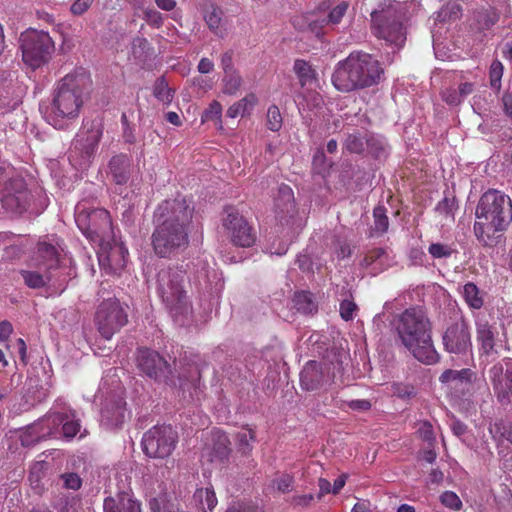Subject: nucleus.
Wrapping results in <instances>:
<instances>
[{
    "instance_id": "obj_37",
    "label": "nucleus",
    "mask_w": 512,
    "mask_h": 512,
    "mask_svg": "<svg viewBox=\"0 0 512 512\" xmlns=\"http://www.w3.org/2000/svg\"><path fill=\"white\" fill-rule=\"evenodd\" d=\"M153 48L150 46L148 40L144 37H136L132 42V54L135 59L141 62H145L151 53Z\"/></svg>"
},
{
    "instance_id": "obj_27",
    "label": "nucleus",
    "mask_w": 512,
    "mask_h": 512,
    "mask_svg": "<svg viewBox=\"0 0 512 512\" xmlns=\"http://www.w3.org/2000/svg\"><path fill=\"white\" fill-rule=\"evenodd\" d=\"M222 15V10L214 4L207 6L204 11V21L208 28L221 38L225 35V29L222 28Z\"/></svg>"
},
{
    "instance_id": "obj_20",
    "label": "nucleus",
    "mask_w": 512,
    "mask_h": 512,
    "mask_svg": "<svg viewBox=\"0 0 512 512\" xmlns=\"http://www.w3.org/2000/svg\"><path fill=\"white\" fill-rule=\"evenodd\" d=\"M103 512H142V505L132 492L122 491L104 499Z\"/></svg>"
},
{
    "instance_id": "obj_49",
    "label": "nucleus",
    "mask_w": 512,
    "mask_h": 512,
    "mask_svg": "<svg viewBox=\"0 0 512 512\" xmlns=\"http://www.w3.org/2000/svg\"><path fill=\"white\" fill-rule=\"evenodd\" d=\"M330 25L329 22L326 21V17L316 18L310 20L308 23V29L311 33H313L317 38H321L325 34V27Z\"/></svg>"
},
{
    "instance_id": "obj_41",
    "label": "nucleus",
    "mask_w": 512,
    "mask_h": 512,
    "mask_svg": "<svg viewBox=\"0 0 512 512\" xmlns=\"http://www.w3.org/2000/svg\"><path fill=\"white\" fill-rule=\"evenodd\" d=\"M350 7L349 2L340 1L338 2L328 13L326 16V21L329 22L331 26H335L341 23L343 17L347 13Z\"/></svg>"
},
{
    "instance_id": "obj_28",
    "label": "nucleus",
    "mask_w": 512,
    "mask_h": 512,
    "mask_svg": "<svg viewBox=\"0 0 512 512\" xmlns=\"http://www.w3.org/2000/svg\"><path fill=\"white\" fill-rule=\"evenodd\" d=\"M24 283L31 289H40L45 287L51 281V272H45L37 269L36 271L21 270Z\"/></svg>"
},
{
    "instance_id": "obj_39",
    "label": "nucleus",
    "mask_w": 512,
    "mask_h": 512,
    "mask_svg": "<svg viewBox=\"0 0 512 512\" xmlns=\"http://www.w3.org/2000/svg\"><path fill=\"white\" fill-rule=\"evenodd\" d=\"M265 125L267 129L272 132H278L281 130L283 125V117L277 105L272 104L268 107L266 112Z\"/></svg>"
},
{
    "instance_id": "obj_9",
    "label": "nucleus",
    "mask_w": 512,
    "mask_h": 512,
    "mask_svg": "<svg viewBox=\"0 0 512 512\" xmlns=\"http://www.w3.org/2000/svg\"><path fill=\"white\" fill-rule=\"evenodd\" d=\"M371 31L378 39L398 47L406 40L403 23L397 12L391 8L371 13Z\"/></svg>"
},
{
    "instance_id": "obj_32",
    "label": "nucleus",
    "mask_w": 512,
    "mask_h": 512,
    "mask_svg": "<svg viewBox=\"0 0 512 512\" xmlns=\"http://www.w3.org/2000/svg\"><path fill=\"white\" fill-rule=\"evenodd\" d=\"M243 79L237 70L225 72L222 79V92L225 95L235 96L241 89Z\"/></svg>"
},
{
    "instance_id": "obj_5",
    "label": "nucleus",
    "mask_w": 512,
    "mask_h": 512,
    "mask_svg": "<svg viewBox=\"0 0 512 512\" xmlns=\"http://www.w3.org/2000/svg\"><path fill=\"white\" fill-rule=\"evenodd\" d=\"M92 84L90 74L83 68L65 75L54 91L48 121L55 128H63L66 120L78 117L83 106V95Z\"/></svg>"
},
{
    "instance_id": "obj_31",
    "label": "nucleus",
    "mask_w": 512,
    "mask_h": 512,
    "mask_svg": "<svg viewBox=\"0 0 512 512\" xmlns=\"http://www.w3.org/2000/svg\"><path fill=\"white\" fill-rule=\"evenodd\" d=\"M193 498L204 512L207 510L212 511L218 503L213 487L197 489Z\"/></svg>"
},
{
    "instance_id": "obj_48",
    "label": "nucleus",
    "mask_w": 512,
    "mask_h": 512,
    "mask_svg": "<svg viewBox=\"0 0 512 512\" xmlns=\"http://www.w3.org/2000/svg\"><path fill=\"white\" fill-rule=\"evenodd\" d=\"M441 503L452 510L458 511L462 507V501L459 496L453 491H445L440 496Z\"/></svg>"
},
{
    "instance_id": "obj_16",
    "label": "nucleus",
    "mask_w": 512,
    "mask_h": 512,
    "mask_svg": "<svg viewBox=\"0 0 512 512\" xmlns=\"http://www.w3.org/2000/svg\"><path fill=\"white\" fill-rule=\"evenodd\" d=\"M2 206L10 212L21 214L27 210L31 201V193L23 179H12L6 186L2 196Z\"/></svg>"
},
{
    "instance_id": "obj_14",
    "label": "nucleus",
    "mask_w": 512,
    "mask_h": 512,
    "mask_svg": "<svg viewBox=\"0 0 512 512\" xmlns=\"http://www.w3.org/2000/svg\"><path fill=\"white\" fill-rule=\"evenodd\" d=\"M445 351L457 355H465L472 348L471 333L468 322L460 318L450 324L442 336Z\"/></svg>"
},
{
    "instance_id": "obj_7",
    "label": "nucleus",
    "mask_w": 512,
    "mask_h": 512,
    "mask_svg": "<svg viewBox=\"0 0 512 512\" xmlns=\"http://www.w3.org/2000/svg\"><path fill=\"white\" fill-rule=\"evenodd\" d=\"M23 62L32 70L47 65L55 53V42L48 32L29 28L19 37Z\"/></svg>"
},
{
    "instance_id": "obj_4",
    "label": "nucleus",
    "mask_w": 512,
    "mask_h": 512,
    "mask_svg": "<svg viewBox=\"0 0 512 512\" xmlns=\"http://www.w3.org/2000/svg\"><path fill=\"white\" fill-rule=\"evenodd\" d=\"M395 329L401 343L420 362L431 365L439 361L432 336L431 324L424 311L408 308L395 319Z\"/></svg>"
},
{
    "instance_id": "obj_42",
    "label": "nucleus",
    "mask_w": 512,
    "mask_h": 512,
    "mask_svg": "<svg viewBox=\"0 0 512 512\" xmlns=\"http://www.w3.org/2000/svg\"><path fill=\"white\" fill-rule=\"evenodd\" d=\"M504 73V66L499 60H494L490 66L489 70V79L490 86L496 92H499L501 89V79Z\"/></svg>"
},
{
    "instance_id": "obj_59",
    "label": "nucleus",
    "mask_w": 512,
    "mask_h": 512,
    "mask_svg": "<svg viewBox=\"0 0 512 512\" xmlns=\"http://www.w3.org/2000/svg\"><path fill=\"white\" fill-rule=\"evenodd\" d=\"M221 67L225 72L235 71L236 69L233 66V52L226 51L221 56Z\"/></svg>"
},
{
    "instance_id": "obj_13",
    "label": "nucleus",
    "mask_w": 512,
    "mask_h": 512,
    "mask_svg": "<svg viewBox=\"0 0 512 512\" xmlns=\"http://www.w3.org/2000/svg\"><path fill=\"white\" fill-rule=\"evenodd\" d=\"M137 365L147 377L166 383L172 374L168 361L157 351L141 348L138 350Z\"/></svg>"
},
{
    "instance_id": "obj_8",
    "label": "nucleus",
    "mask_w": 512,
    "mask_h": 512,
    "mask_svg": "<svg viewBox=\"0 0 512 512\" xmlns=\"http://www.w3.org/2000/svg\"><path fill=\"white\" fill-rule=\"evenodd\" d=\"M128 322V314L117 298L103 300L97 307L94 324L99 334L110 340Z\"/></svg>"
},
{
    "instance_id": "obj_1",
    "label": "nucleus",
    "mask_w": 512,
    "mask_h": 512,
    "mask_svg": "<svg viewBox=\"0 0 512 512\" xmlns=\"http://www.w3.org/2000/svg\"><path fill=\"white\" fill-rule=\"evenodd\" d=\"M194 207L184 197L162 201L154 211L151 244L155 254L171 258L189 246Z\"/></svg>"
},
{
    "instance_id": "obj_36",
    "label": "nucleus",
    "mask_w": 512,
    "mask_h": 512,
    "mask_svg": "<svg viewBox=\"0 0 512 512\" xmlns=\"http://www.w3.org/2000/svg\"><path fill=\"white\" fill-rule=\"evenodd\" d=\"M374 225L372 231L378 235H382L388 231L389 218L387 209L383 205H378L373 210Z\"/></svg>"
},
{
    "instance_id": "obj_58",
    "label": "nucleus",
    "mask_w": 512,
    "mask_h": 512,
    "mask_svg": "<svg viewBox=\"0 0 512 512\" xmlns=\"http://www.w3.org/2000/svg\"><path fill=\"white\" fill-rule=\"evenodd\" d=\"M314 500L313 494L295 495L292 497V504L299 507H308Z\"/></svg>"
},
{
    "instance_id": "obj_17",
    "label": "nucleus",
    "mask_w": 512,
    "mask_h": 512,
    "mask_svg": "<svg viewBox=\"0 0 512 512\" xmlns=\"http://www.w3.org/2000/svg\"><path fill=\"white\" fill-rule=\"evenodd\" d=\"M101 249L98 252V261L101 268L109 274H117L122 271L126 265L128 250L123 244L113 243L100 244Z\"/></svg>"
},
{
    "instance_id": "obj_25",
    "label": "nucleus",
    "mask_w": 512,
    "mask_h": 512,
    "mask_svg": "<svg viewBox=\"0 0 512 512\" xmlns=\"http://www.w3.org/2000/svg\"><path fill=\"white\" fill-rule=\"evenodd\" d=\"M477 341L481 345V349L485 354H490L495 351V341L498 335L497 328L488 322L477 323Z\"/></svg>"
},
{
    "instance_id": "obj_53",
    "label": "nucleus",
    "mask_w": 512,
    "mask_h": 512,
    "mask_svg": "<svg viewBox=\"0 0 512 512\" xmlns=\"http://www.w3.org/2000/svg\"><path fill=\"white\" fill-rule=\"evenodd\" d=\"M61 478L64 486L68 489L78 490L82 485V480L76 473H65Z\"/></svg>"
},
{
    "instance_id": "obj_23",
    "label": "nucleus",
    "mask_w": 512,
    "mask_h": 512,
    "mask_svg": "<svg viewBox=\"0 0 512 512\" xmlns=\"http://www.w3.org/2000/svg\"><path fill=\"white\" fill-rule=\"evenodd\" d=\"M131 167V158L123 153L113 156L109 162L110 174L120 190L130 179Z\"/></svg>"
},
{
    "instance_id": "obj_26",
    "label": "nucleus",
    "mask_w": 512,
    "mask_h": 512,
    "mask_svg": "<svg viewBox=\"0 0 512 512\" xmlns=\"http://www.w3.org/2000/svg\"><path fill=\"white\" fill-rule=\"evenodd\" d=\"M361 265L366 268L372 267L374 273H379L388 266V254L384 248H373L366 253Z\"/></svg>"
},
{
    "instance_id": "obj_22",
    "label": "nucleus",
    "mask_w": 512,
    "mask_h": 512,
    "mask_svg": "<svg viewBox=\"0 0 512 512\" xmlns=\"http://www.w3.org/2000/svg\"><path fill=\"white\" fill-rule=\"evenodd\" d=\"M326 382V374L321 363L311 360L307 362L300 373V385L306 391H314Z\"/></svg>"
},
{
    "instance_id": "obj_52",
    "label": "nucleus",
    "mask_w": 512,
    "mask_h": 512,
    "mask_svg": "<svg viewBox=\"0 0 512 512\" xmlns=\"http://www.w3.org/2000/svg\"><path fill=\"white\" fill-rule=\"evenodd\" d=\"M435 209L439 214L453 218L454 199L445 197L437 204Z\"/></svg>"
},
{
    "instance_id": "obj_3",
    "label": "nucleus",
    "mask_w": 512,
    "mask_h": 512,
    "mask_svg": "<svg viewBox=\"0 0 512 512\" xmlns=\"http://www.w3.org/2000/svg\"><path fill=\"white\" fill-rule=\"evenodd\" d=\"M383 75L382 63L374 55L353 51L336 64L331 80L338 91L351 92L378 85Z\"/></svg>"
},
{
    "instance_id": "obj_15",
    "label": "nucleus",
    "mask_w": 512,
    "mask_h": 512,
    "mask_svg": "<svg viewBox=\"0 0 512 512\" xmlns=\"http://www.w3.org/2000/svg\"><path fill=\"white\" fill-rule=\"evenodd\" d=\"M495 395L500 402H510L512 398V359L494 364L488 371Z\"/></svg>"
},
{
    "instance_id": "obj_46",
    "label": "nucleus",
    "mask_w": 512,
    "mask_h": 512,
    "mask_svg": "<svg viewBox=\"0 0 512 512\" xmlns=\"http://www.w3.org/2000/svg\"><path fill=\"white\" fill-rule=\"evenodd\" d=\"M59 420L63 423L62 432L65 438L72 439L80 431L81 425L78 420L68 419L67 416L65 418L61 416Z\"/></svg>"
},
{
    "instance_id": "obj_57",
    "label": "nucleus",
    "mask_w": 512,
    "mask_h": 512,
    "mask_svg": "<svg viewBox=\"0 0 512 512\" xmlns=\"http://www.w3.org/2000/svg\"><path fill=\"white\" fill-rule=\"evenodd\" d=\"M92 3L93 0H76L71 5L70 10L74 15H82L90 8Z\"/></svg>"
},
{
    "instance_id": "obj_21",
    "label": "nucleus",
    "mask_w": 512,
    "mask_h": 512,
    "mask_svg": "<svg viewBox=\"0 0 512 512\" xmlns=\"http://www.w3.org/2000/svg\"><path fill=\"white\" fill-rule=\"evenodd\" d=\"M60 254L58 249L47 242H39L32 258V266L36 269L51 272L59 267Z\"/></svg>"
},
{
    "instance_id": "obj_56",
    "label": "nucleus",
    "mask_w": 512,
    "mask_h": 512,
    "mask_svg": "<svg viewBox=\"0 0 512 512\" xmlns=\"http://www.w3.org/2000/svg\"><path fill=\"white\" fill-rule=\"evenodd\" d=\"M226 512H258L256 506L244 502H234L232 503Z\"/></svg>"
},
{
    "instance_id": "obj_64",
    "label": "nucleus",
    "mask_w": 512,
    "mask_h": 512,
    "mask_svg": "<svg viewBox=\"0 0 512 512\" xmlns=\"http://www.w3.org/2000/svg\"><path fill=\"white\" fill-rule=\"evenodd\" d=\"M13 332L12 324L8 321L0 322V341H5Z\"/></svg>"
},
{
    "instance_id": "obj_50",
    "label": "nucleus",
    "mask_w": 512,
    "mask_h": 512,
    "mask_svg": "<svg viewBox=\"0 0 512 512\" xmlns=\"http://www.w3.org/2000/svg\"><path fill=\"white\" fill-rule=\"evenodd\" d=\"M293 477L288 474H284L279 478L273 480V487H275L278 491L282 493H288L292 490L293 487Z\"/></svg>"
},
{
    "instance_id": "obj_38",
    "label": "nucleus",
    "mask_w": 512,
    "mask_h": 512,
    "mask_svg": "<svg viewBox=\"0 0 512 512\" xmlns=\"http://www.w3.org/2000/svg\"><path fill=\"white\" fill-rule=\"evenodd\" d=\"M385 139L379 135L367 132L365 150L373 157H380L385 152Z\"/></svg>"
},
{
    "instance_id": "obj_63",
    "label": "nucleus",
    "mask_w": 512,
    "mask_h": 512,
    "mask_svg": "<svg viewBox=\"0 0 512 512\" xmlns=\"http://www.w3.org/2000/svg\"><path fill=\"white\" fill-rule=\"evenodd\" d=\"M502 104L505 114L512 120V94L510 92L503 94Z\"/></svg>"
},
{
    "instance_id": "obj_6",
    "label": "nucleus",
    "mask_w": 512,
    "mask_h": 512,
    "mask_svg": "<svg viewBox=\"0 0 512 512\" xmlns=\"http://www.w3.org/2000/svg\"><path fill=\"white\" fill-rule=\"evenodd\" d=\"M185 283L186 272L178 267H167L158 272L157 292L176 321H182L192 309Z\"/></svg>"
},
{
    "instance_id": "obj_10",
    "label": "nucleus",
    "mask_w": 512,
    "mask_h": 512,
    "mask_svg": "<svg viewBox=\"0 0 512 512\" xmlns=\"http://www.w3.org/2000/svg\"><path fill=\"white\" fill-rule=\"evenodd\" d=\"M221 222L225 234L234 246L249 248L255 244V228L235 207L225 208Z\"/></svg>"
},
{
    "instance_id": "obj_19",
    "label": "nucleus",
    "mask_w": 512,
    "mask_h": 512,
    "mask_svg": "<svg viewBox=\"0 0 512 512\" xmlns=\"http://www.w3.org/2000/svg\"><path fill=\"white\" fill-rule=\"evenodd\" d=\"M126 402L122 397L106 399L101 410V424L108 429H116L125 421Z\"/></svg>"
},
{
    "instance_id": "obj_61",
    "label": "nucleus",
    "mask_w": 512,
    "mask_h": 512,
    "mask_svg": "<svg viewBox=\"0 0 512 512\" xmlns=\"http://www.w3.org/2000/svg\"><path fill=\"white\" fill-rule=\"evenodd\" d=\"M456 381L461 383H471L473 376H475L474 372L469 368H464L461 370H456Z\"/></svg>"
},
{
    "instance_id": "obj_60",
    "label": "nucleus",
    "mask_w": 512,
    "mask_h": 512,
    "mask_svg": "<svg viewBox=\"0 0 512 512\" xmlns=\"http://www.w3.org/2000/svg\"><path fill=\"white\" fill-rule=\"evenodd\" d=\"M348 407L352 410L367 411L371 408V403L368 400H351L347 403Z\"/></svg>"
},
{
    "instance_id": "obj_2",
    "label": "nucleus",
    "mask_w": 512,
    "mask_h": 512,
    "mask_svg": "<svg viewBox=\"0 0 512 512\" xmlns=\"http://www.w3.org/2000/svg\"><path fill=\"white\" fill-rule=\"evenodd\" d=\"M474 234L484 246L497 243V234L507 230L512 222V201L508 195L497 189L484 192L476 206Z\"/></svg>"
},
{
    "instance_id": "obj_33",
    "label": "nucleus",
    "mask_w": 512,
    "mask_h": 512,
    "mask_svg": "<svg viewBox=\"0 0 512 512\" xmlns=\"http://www.w3.org/2000/svg\"><path fill=\"white\" fill-rule=\"evenodd\" d=\"M293 303L295 308L304 314L313 313L317 310L312 293L307 291L296 292L293 297Z\"/></svg>"
},
{
    "instance_id": "obj_12",
    "label": "nucleus",
    "mask_w": 512,
    "mask_h": 512,
    "mask_svg": "<svg viewBox=\"0 0 512 512\" xmlns=\"http://www.w3.org/2000/svg\"><path fill=\"white\" fill-rule=\"evenodd\" d=\"M75 221L82 233L94 243L102 244L112 230L111 217L105 209L79 211Z\"/></svg>"
},
{
    "instance_id": "obj_40",
    "label": "nucleus",
    "mask_w": 512,
    "mask_h": 512,
    "mask_svg": "<svg viewBox=\"0 0 512 512\" xmlns=\"http://www.w3.org/2000/svg\"><path fill=\"white\" fill-rule=\"evenodd\" d=\"M236 440L239 450L244 454H248L252 450L251 442L256 440V433L246 425L243 431L237 433Z\"/></svg>"
},
{
    "instance_id": "obj_30",
    "label": "nucleus",
    "mask_w": 512,
    "mask_h": 512,
    "mask_svg": "<svg viewBox=\"0 0 512 512\" xmlns=\"http://www.w3.org/2000/svg\"><path fill=\"white\" fill-rule=\"evenodd\" d=\"M366 138L367 132L355 130L346 136L343 149L352 154H362L365 151Z\"/></svg>"
},
{
    "instance_id": "obj_29",
    "label": "nucleus",
    "mask_w": 512,
    "mask_h": 512,
    "mask_svg": "<svg viewBox=\"0 0 512 512\" xmlns=\"http://www.w3.org/2000/svg\"><path fill=\"white\" fill-rule=\"evenodd\" d=\"M293 70L302 87L311 85L317 79L316 71L312 68L311 64L305 60L297 59L294 62Z\"/></svg>"
},
{
    "instance_id": "obj_45",
    "label": "nucleus",
    "mask_w": 512,
    "mask_h": 512,
    "mask_svg": "<svg viewBox=\"0 0 512 512\" xmlns=\"http://www.w3.org/2000/svg\"><path fill=\"white\" fill-rule=\"evenodd\" d=\"M222 105L219 101L213 100L208 108L203 112L202 121H218L221 122Z\"/></svg>"
},
{
    "instance_id": "obj_43",
    "label": "nucleus",
    "mask_w": 512,
    "mask_h": 512,
    "mask_svg": "<svg viewBox=\"0 0 512 512\" xmlns=\"http://www.w3.org/2000/svg\"><path fill=\"white\" fill-rule=\"evenodd\" d=\"M428 252L434 259H442L451 257L455 250L451 245L435 242L429 245Z\"/></svg>"
},
{
    "instance_id": "obj_51",
    "label": "nucleus",
    "mask_w": 512,
    "mask_h": 512,
    "mask_svg": "<svg viewBox=\"0 0 512 512\" xmlns=\"http://www.w3.org/2000/svg\"><path fill=\"white\" fill-rule=\"evenodd\" d=\"M417 433L419 437L426 442L432 443L435 440L433 426L428 421H423L419 424Z\"/></svg>"
},
{
    "instance_id": "obj_24",
    "label": "nucleus",
    "mask_w": 512,
    "mask_h": 512,
    "mask_svg": "<svg viewBox=\"0 0 512 512\" xmlns=\"http://www.w3.org/2000/svg\"><path fill=\"white\" fill-rule=\"evenodd\" d=\"M259 104L257 95L253 92L246 94L243 98L234 102L228 107L226 116L235 119L237 117H249L252 115L254 109Z\"/></svg>"
},
{
    "instance_id": "obj_44",
    "label": "nucleus",
    "mask_w": 512,
    "mask_h": 512,
    "mask_svg": "<svg viewBox=\"0 0 512 512\" xmlns=\"http://www.w3.org/2000/svg\"><path fill=\"white\" fill-rule=\"evenodd\" d=\"M215 443L214 450L220 456H227L230 452V441L228 436L223 431H217L214 435Z\"/></svg>"
},
{
    "instance_id": "obj_47",
    "label": "nucleus",
    "mask_w": 512,
    "mask_h": 512,
    "mask_svg": "<svg viewBox=\"0 0 512 512\" xmlns=\"http://www.w3.org/2000/svg\"><path fill=\"white\" fill-rule=\"evenodd\" d=\"M357 310V304L351 299H344L340 302L339 313L344 321L353 320Z\"/></svg>"
},
{
    "instance_id": "obj_35",
    "label": "nucleus",
    "mask_w": 512,
    "mask_h": 512,
    "mask_svg": "<svg viewBox=\"0 0 512 512\" xmlns=\"http://www.w3.org/2000/svg\"><path fill=\"white\" fill-rule=\"evenodd\" d=\"M463 297L467 305L472 309H480L483 306V298L480 296L478 287L468 282L463 286Z\"/></svg>"
},
{
    "instance_id": "obj_11",
    "label": "nucleus",
    "mask_w": 512,
    "mask_h": 512,
    "mask_svg": "<svg viewBox=\"0 0 512 512\" xmlns=\"http://www.w3.org/2000/svg\"><path fill=\"white\" fill-rule=\"evenodd\" d=\"M178 442V434L171 425H155L144 433L143 452L150 458L170 456Z\"/></svg>"
},
{
    "instance_id": "obj_54",
    "label": "nucleus",
    "mask_w": 512,
    "mask_h": 512,
    "mask_svg": "<svg viewBox=\"0 0 512 512\" xmlns=\"http://www.w3.org/2000/svg\"><path fill=\"white\" fill-rule=\"evenodd\" d=\"M442 99L449 105L457 106L461 104L463 98L459 95L457 89L449 88L442 92Z\"/></svg>"
},
{
    "instance_id": "obj_34",
    "label": "nucleus",
    "mask_w": 512,
    "mask_h": 512,
    "mask_svg": "<svg viewBox=\"0 0 512 512\" xmlns=\"http://www.w3.org/2000/svg\"><path fill=\"white\" fill-rule=\"evenodd\" d=\"M174 90L171 89L165 77H159L153 86L154 97L165 105H169L174 98Z\"/></svg>"
},
{
    "instance_id": "obj_62",
    "label": "nucleus",
    "mask_w": 512,
    "mask_h": 512,
    "mask_svg": "<svg viewBox=\"0 0 512 512\" xmlns=\"http://www.w3.org/2000/svg\"><path fill=\"white\" fill-rule=\"evenodd\" d=\"M197 69L201 74H208L213 71L214 63L209 58L203 57L199 61Z\"/></svg>"
},
{
    "instance_id": "obj_55",
    "label": "nucleus",
    "mask_w": 512,
    "mask_h": 512,
    "mask_svg": "<svg viewBox=\"0 0 512 512\" xmlns=\"http://www.w3.org/2000/svg\"><path fill=\"white\" fill-rule=\"evenodd\" d=\"M145 19L148 24L157 28L163 24L162 14L154 9H148L145 11Z\"/></svg>"
},
{
    "instance_id": "obj_18",
    "label": "nucleus",
    "mask_w": 512,
    "mask_h": 512,
    "mask_svg": "<svg viewBox=\"0 0 512 512\" xmlns=\"http://www.w3.org/2000/svg\"><path fill=\"white\" fill-rule=\"evenodd\" d=\"M103 129L99 124H92L91 128L82 131L73 142L74 151H79L84 161H89L95 154L102 138Z\"/></svg>"
}]
</instances>
